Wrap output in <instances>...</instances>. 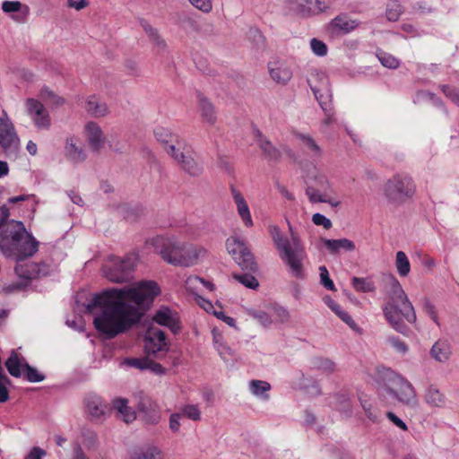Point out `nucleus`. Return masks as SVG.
Segmentation results:
<instances>
[{"label":"nucleus","mask_w":459,"mask_h":459,"mask_svg":"<svg viewBox=\"0 0 459 459\" xmlns=\"http://www.w3.org/2000/svg\"><path fill=\"white\" fill-rule=\"evenodd\" d=\"M139 459H166L162 451L156 446H147L135 451Z\"/></svg>","instance_id":"37998d69"},{"label":"nucleus","mask_w":459,"mask_h":459,"mask_svg":"<svg viewBox=\"0 0 459 459\" xmlns=\"http://www.w3.org/2000/svg\"><path fill=\"white\" fill-rule=\"evenodd\" d=\"M65 155L74 164L83 162L87 157L82 141L75 136H70L66 139Z\"/></svg>","instance_id":"6ab92c4d"},{"label":"nucleus","mask_w":459,"mask_h":459,"mask_svg":"<svg viewBox=\"0 0 459 459\" xmlns=\"http://www.w3.org/2000/svg\"><path fill=\"white\" fill-rule=\"evenodd\" d=\"M137 264L135 255H127L124 258H113L110 264L103 268L105 277L113 282L126 281Z\"/></svg>","instance_id":"9d476101"},{"label":"nucleus","mask_w":459,"mask_h":459,"mask_svg":"<svg viewBox=\"0 0 459 459\" xmlns=\"http://www.w3.org/2000/svg\"><path fill=\"white\" fill-rule=\"evenodd\" d=\"M377 58L381 65L386 68L395 69L400 65L397 58L383 51L377 53Z\"/></svg>","instance_id":"3c124183"},{"label":"nucleus","mask_w":459,"mask_h":459,"mask_svg":"<svg viewBox=\"0 0 459 459\" xmlns=\"http://www.w3.org/2000/svg\"><path fill=\"white\" fill-rule=\"evenodd\" d=\"M139 22L152 44L159 50H165L167 48V43L160 35L159 30L154 28L147 20L141 19Z\"/></svg>","instance_id":"c756f323"},{"label":"nucleus","mask_w":459,"mask_h":459,"mask_svg":"<svg viewBox=\"0 0 459 459\" xmlns=\"http://www.w3.org/2000/svg\"><path fill=\"white\" fill-rule=\"evenodd\" d=\"M179 413L192 420L197 421L201 420V411L198 405L186 404L180 408Z\"/></svg>","instance_id":"de8ad7c7"},{"label":"nucleus","mask_w":459,"mask_h":459,"mask_svg":"<svg viewBox=\"0 0 459 459\" xmlns=\"http://www.w3.org/2000/svg\"><path fill=\"white\" fill-rule=\"evenodd\" d=\"M425 401L433 407H443L446 403L445 395L435 386H429L427 389Z\"/></svg>","instance_id":"ea45409f"},{"label":"nucleus","mask_w":459,"mask_h":459,"mask_svg":"<svg viewBox=\"0 0 459 459\" xmlns=\"http://www.w3.org/2000/svg\"><path fill=\"white\" fill-rule=\"evenodd\" d=\"M250 393L255 397L267 400L269 398L268 392L271 389V385L263 380H251L248 384Z\"/></svg>","instance_id":"58836bf2"},{"label":"nucleus","mask_w":459,"mask_h":459,"mask_svg":"<svg viewBox=\"0 0 459 459\" xmlns=\"http://www.w3.org/2000/svg\"><path fill=\"white\" fill-rule=\"evenodd\" d=\"M125 363L139 369H147L151 367V360L146 358H130L126 359Z\"/></svg>","instance_id":"13d9d810"},{"label":"nucleus","mask_w":459,"mask_h":459,"mask_svg":"<svg viewBox=\"0 0 459 459\" xmlns=\"http://www.w3.org/2000/svg\"><path fill=\"white\" fill-rule=\"evenodd\" d=\"M185 287L189 293L198 299H201L206 292H212L214 288L211 281H205L196 275H190L187 277L185 281Z\"/></svg>","instance_id":"412c9836"},{"label":"nucleus","mask_w":459,"mask_h":459,"mask_svg":"<svg viewBox=\"0 0 459 459\" xmlns=\"http://www.w3.org/2000/svg\"><path fill=\"white\" fill-rule=\"evenodd\" d=\"M333 312L344 323H346L353 331L357 333H361V329L358 326V325L354 322L351 316L344 311L340 305H338Z\"/></svg>","instance_id":"49530a36"},{"label":"nucleus","mask_w":459,"mask_h":459,"mask_svg":"<svg viewBox=\"0 0 459 459\" xmlns=\"http://www.w3.org/2000/svg\"><path fill=\"white\" fill-rule=\"evenodd\" d=\"M313 365L315 368L327 373L333 372L335 368V364L328 359L316 358L313 360Z\"/></svg>","instance_id":"4d7b16f0"},{"label":"nucleus","mask_w":459,"mask_h":459,"mask_svg":"<svg viewBox=\"0 0 459 459\" xmlns=\"http://www.w3.org/2000/svg\"><path fill=\"white\" fill-rule=\"evenodd\" d=\"M160 292L155 281H142L131 287L96 294L86 308L91 313L100 309L93 325L100 335L112 339L136 324L142 316L140 308L149 306Z\"/></svg>","instance_id":"f257e3e1"},{"label":"nucleus","mask_w":459,"mask_h":459,"mask_svg":"<svg viewBox=\"0 0 459 459\" xmlns=\"http://www.w3.org/2000/svg\"><path fill=\"white\" fill-rule=\"evenodd\" d=\"M149 243L166 263L174 266H194L207 255L204 247L179 241L174 236H156Z\"/></svg>","instance_id":"f03ea898"},{"label":"nucleus","mask_w":459,"mask_h":459,"mask_svg":"<svg viewBox=\"0 0 459 459\" xmlns=\"http://www.w3.org/2000/svg\"><path fill=\"white\" fill-rule=\"evenodd\" d=\"M39 98L44 101H49L56 105H61L64 103V100L62 98L56 96L54 91L46 86L40 89Z\"/></svg>","instance_id":"09e8293b"},{"label":"nucleus","mask_w":459,"mask_h":459,"mask_svg":"<svg viewBox=\"0 0 459 459\" xmlns=\"http://www.w3.org/2000/svg\"><path fill=\"white\" fill-rule=\"evenodd\" d=\"M234 279L243 284L245 287L255 290L258 287V281L249 273L234 274Z\"/></svg>","instance_id":"603ef678"},{"label":"nucleus","mask_w":459,"mask_h":459,"mask_svg":"<svg viewBox=\"0 0 459 459\" xmlns=\"http://www.w3.org/2000/svg\"><path fill=\"white\" fill-rule=\"evenodd\" d=\"M287 223L291 241L283 235L277 225H270L268 231L273 245L279 251L280 258L288 266L290 273L296 278H303V262L307 254L299 233L293 230L289 221H287Z\"/></svg>","instance_id":"7ed1b4c3"},{"label":"nucleus","mask_w":459,"mask_h":459,"mask_svg":"<svg viewBox=\"0 0 459 459\" xmlns=\"http://www.w3.org/2000/svg\"><path fill=\"white\" fill-rule=\"evenodd\" d=\"M416 191L412 178L406 174H396L386 181L384 192L393 203H403L411 198Z\"/></svg>","instance_id":"6e6552de"},{"label":"nucleus","mask_w":459,"mask_h":459,"mask_svg":"<svg viewBox=\"0 0 459 459\" xmlns=\"http://www.w3.org/2000/svg\"><path fill=\"white\" fill-rule=\"evenodd\" d=\"M0 249L6 257L22 262L38 250V242L26 231L22 222L13 221L0 233Z\"/></svg>","instance_id":"39448f33"},{"label":"nucleus","mask_w":459,"mask_h":459,"mask_svg":"<svg viewBox=\"0 0 459 459\" xmlns=\"http://www.w3.org/2000/svg\"><path fill=\"white\" fill-rule=\"evenodd\" d=\"M24 362L26 360L21 358L15 351H12L10 357L5 361V367L13 377H20L24 371Z\"/></svg>","instance_id":"f704fd0d"},{"label":"nucleus","mask_w":459,"mask_h":459,"mask_svg":"<svg viewBox=\"0 0 459 459\" xmlns=\"http://www.w3.org/2000/svg\"><path fill=\"white\" fill-rule=\"evenodd\" d=\"M359 25V22L355 19H351L346 13H341L332 19L327 24V31L331 35H343L348 34L357 29Z\"/></svg>","instance_id":"a211bd4d"},{"label":"nucleus","mask_w":459,"mask_h":459,"mask_svg":"<svg viewBox=\"0 0 459 459\" xmlns=\"http://www.w3.org/2000/svg\"><path fill=\"white\" fill-rule=\"evenodd\" d=\"M258 145L268 159L277 160L281 157V152L270 141L261 135L258 140Z\"/></svg>","instance_id":"a19ab883"},{"label":"nucleus","mask_w":459,"mask_h":459,"mask_svg":"<svg viewBox=\"0 0 459 459\" xmlns=\"http://www.w3.org/2000/svg\"><path fill=\"white\" fill-rule=\"evenodd\" d=\"M270 311H271L272 318L273 319V323L284 324V323L288 322L290 319V313L283 307L272 306V307H270Z\"/></svg>","instance_id":"a18cd8bd"},{"label":"nucleus","mask_w":459,"mask_h":459,"mask_svg":"<svg viewBox=\"0 0 459 459\" xmlns=\"http://www.w3.org/2000/svg\"><path fill=\"white\" fill-rule=\"evenodd\" d=\"M312 221L316 226H323L325 230H328L332 227V221L330 219L326 218L324 214L315 213L312 216Z\"/></svg>","instance_id":"e2e57ef3"},{"label":"nucleus","mask_w":459,"mask_h":459,"mask_svg":"<svg viewBox=\"0 0 459 459\" xmlns=\"http://www.w3.org/2000/svg\"><path fill=\"white\" fill-rule=\"evenodd\" d=\"M387 282L388 301L383 308L385 317L395 331L405 333L407 326L403 324V318L410 324L415 323L417 317L414 307L394 276H389Z\"/></svg>","instance_id":"20e7f679"},{"label":"nucleus","mask_w":459,"mask_h":459,"mask_svg":"<svg viewBox=\"0 0 459 459\" xmlns=\"http://www.w3.org/2000/svg\"><path fill=\"white\" fill-rule=\"evenodd\" d=\"M25 377L29 382L36 383L44 380V376L38 372V370L30 367L27 362H24Z\"/></svg>","instance_id":"6e6d98bb"},{"label":"nucleus","mask_w":459,"mask_h":459,"mask_svg":"<svg viewBox=\"0 0 459 459\" xmlns=\"http://www.w3.org/2000/svg\"><path fill=\"white\" fill-rule=\"evenodd\" d=\"M359 401L367 418L373 423L377 422L380 418V412L375 407L372 400L365 394H360Z\"/></svg>","instance_id":"e433bc0d"},{"label":"nucleus","mask_w":459,"mask_h":459,"mask_svg":"<svg viewBox=\"0 0 459 459\" xmlns=\"http://www.w3.org/2000/svg\"><path fill=\"white\" fill-rule=\"evenodd\" d=\"M139 416L147 423L157 424L160 420L157 405L150 400H143L137 406Z\"/></svg>","instance_id":"bb28decb"},{"label":"nucleus","mask_w":459,"mask_h":459,"mask_svg":"<svg viewBox=\"0 0 459 459\" xmlns=\"http://www.w3.org/2000/svg\"><path fill=\"white\" fill-rule=\"evenodd\" d=\"M69 459H89L84 454L82 446L78 442L72 444V455Z\"/></svg>","instance_id":"774afa93"},{"label":"nucleus","mask_w":459,"mask_h":459,"mask_svg":"<svg viewBox=\"0 0 459 459\" xmlns=\"http://www.w3.org/2000/svg\"><path fill=\"white\" fill-rule=\"evenodd\" d=\"M26 114L38 130H48L51 118L44 104L37 99L29 98L24 103Z\"/></svg>","instance_id":"ddd939ff"},{"label":"nucleus","mask_w":459,"mask_h":459,"mask_svg":"<svg viewBox=\"0 0 459 459\" xmlns=\"http://www.w3.org/2000/svg\"><path fill=\"white\" fill-rule=\"evenodd\" d=\"M113 409H115L118 417H120L125 422L130 423L136 418L134 411L128 406V402L124 398H116L112 401Z\"/></svg>","instance_id":"2f4dec72"},{"label":"nucleus","mask_w":459,"mask_h":459,"mask_svg":"<svg viewBox=\"0 0 459 459\" xmlns=\"http://www.w3.org/2000/svg\"><path fill=\"white\" fill-rule=\"evenodd\" d=\"M422 309L436 325H439L436 307L429 299L422 300Z\"/></svg>","instance_id":"5fc2aeb1"},{"label":"nucleus","mask_w":459,"mask_h":459,"mask_svg":"<svg viewBox=\"0 0 459 459\" xmlns=\"http://www.w3.org/2000/svg\"><path fill=\"white\" fill-rule=\"evenodd\" d=\"M231 195L233 198V201L237 206V211L238 215L240 216L243 223L245 226L250 228L253 226V220L250 213L249 207L241 194L239 190H238L236 187H231Z\"/></svg>","instance_id":"393cba45"},{"label":"nucleus","mask_w":459,"mask_h":459,"mask_svg":"<svg viewBox=\"0 0 459 459\" xmlns=\"http://www.w3.org/2000/svg\"><path fill=\"white\" fill-rule=\"evenodd\" d=\"M177 154H172V157L177 160L181 168L191 176H199L203 172V165L195 156L190 147L185 143V146L181 148Z\"/></svg>","instance_id":"dca6fc26"},{"label":"nucleus","mask_w":459,"mask_h":459,"mask_svg":"<svg viewBox=\"0 0 459 459\" xmlns=\"http://www.w3.org/2000/svg\"><path fill=\"white\" fill-rule=\"evenodd\" d=\"M337 410L343 412L346 416H350L351 414V403L349 397L345 395H341L339 397V403L336 405Z\"/></svg>","instance_id":"680f3d73"},{"label":"nucleus","mask_w":459,"mask_h":459,"mask_svg":"<svg viewBox=\"0 0 459 459\" xmlns=\"http://www.w3.org/2000/svg\"><path fill=\"white\" fill-rule=\"evenodd\" d=\"M247 313L249 316L255 319L264 328H269L273 324L270 307L267 310L248 308L247 309Z\"/></svg>","instance_id":"4c0bfd02"},{"label":"nucleus","mask_w":459,"mask_h":459,"mask_svg":"<svg viewBox=\"0 0 459 459\" xmlns=\"http://www.w3.org/2000/svg\"><path fill=\"white\" fill-rule=\"evenodd\" d=\"M323 242L327 250L333 255L338 254L341 250L351 252L356 247L354 242L348 238L324 239Z\"/></svg>","instance_id":"473e14b6"},{"label":"nucleus","mask_w":459,"mask_h":459,"mask_svg":"<svg viewBox=\"0 0 459 459\" xmlns=\"http://www.w3.org/2000/svg\"><path fill=\"white\" fill-rule=\"evenodd\" d=\"M450 345L445 340H438L436 342L430 350L431 357L438 362L446 361L450 356Z\"/></svg>","instance_id":"c9c22d12"},{"label":"nucleus","mask_w":459,"mask_h":459,"mask_svg":"<svg viewBox=\"0 0 459 459\" xmlns=\"http://www.w3.org/2000/svg\"><path fill=\"white\" fill-rule=\"evenodd\" d=\"M306 195L310 203H325L338 207L341 201L335 197V191L327 177L317 169L307 174Z\"/></svg>","instance_id":"0eeeda50"},{"label":"nucleus","mask_w":459,"mask_h":459,"mask_svg":"<svg viewBox=\"0 0 459 459\" xmlns=\"http://www.w3.org/2000/svg\"><path fill=\"white\" fill-rule=\"evenodd\" d=\"M84 406L86 411L96 420L105 418L108 412V405L103 402L100 396L96 394H89L84 398Z\"/></svg>","instance_id":"aec40b11"},{"label":"nucleus","mask_w":459,"mask_h":459,"mask_svg":"<svg viewBox=\"0 0 459 459\" xmlns=\"http://www.w3.org/2000/svg\"><path fill=\"white\" fill-rule=\"evenodd\" d=\"M378 383L384 391L402 404L415 408L419 404L418 396L412 384L391 368L378 370Z\"/></svg>","instance_id":"423d86ee"},{"label":"nucleus","mask_w":459,"mask_h":459,"mask_svg":"<svg viewBox=\"0 0 459 459\" xmlns=\"http://www.w3.org/2000/svg\"><path fill=\"white\" fill-rule=\"evenodd\" d=\"M319 273L321 284L329 290H334L335 286L333 281L330 279L329 273L325 265L319 267Z\"/></svg>","instance_id":"bf43d9fd"},{"label":"nucleus","mask_w":459,"mask_h":459,"mask_svg":"<svg viewBox=\"0 0 459 459\" xmlns=\"http://www.w3.org/2000/svg\"><path fill=\"white\" fill-rule=\"evenodd\" d=\"M310 88L324 112L331 111L332 94L328 89L327 82L325 83L323 88H317L315 86H310Z\"/></svg>","instance_id":"72a5a7b5"},{"label":"nucleus","mask_w":459,"mask_h":459,"mask_svg":"<svg viewBox=\"0 0 459 459\" xmlns=\"http://www.w3.org/2000/svg\"><path fill=\"white\" fill-rule=\"evenodd\" d=\"M329 4L324 0H286L284 12L289 15L310 18L325 13Z\"/></svg>","instance_id":"1a4fd4ad"},{"label":"nucleus","mask_w":459,"mask_h":459,"mask_svg":"<svg viewBox=\"0 0 459 459\" xmlns=\"http://www.w3.org/2000/svg\"><path fill=\"white\" fill-rule=\"evenodd\" d=\"M144 347L148 354L159 357V353L168 350L165 333L159 328L151 327L148 329L144 339Z\"/></svg>","instance_id":"f3484780"},{"label":"nucleus","mask_w":459,"mask_h":459,"mask_svg":"<svg viewBox=\"0 0 459 459\" xmlns=\"http://www.w3.org/2000/svg\"><path fill=\"white\" fill-rule=\"evenodd\" d=\"M311 51L317 56H325L327 54L328 48L325 42L318 39H312L309 42Z\"/></svg>","instance_id":"864d4df0"},{"label":"nucleus","mask_w":459,"mask_h":459,"mask_svg":"<svg viewBox=\"0 0 459 459\" xmlns=\"http://www.w3.org/2000/svg\"><path fill=\"white\" fill-rule=\"evenodd\" d=\"M299 140L302 142L303 145L307 147L309 151H311L315 155L320 154V148L316 143V142L309 136L300 134L299 135Z\"/></svg>","instance_id":"052dcab7"},{"label":"nucleus","mask_w":459,"mask_h":459,"mask_svg":"<svg viewBox=\"0 0 459 459\" xmlns=\"http://www.w3.org/2000/svg\"><path fill=\"white\" fill-rule=\"evenodd\" d=\"M153 320L158 325L167 326L174 333H177L180 329L177 314L168 307H161L159 309L153 316Z\"/></svg>","instance_id":"a878e982"},{"label":"nucleus","mask_w":459,"mask_h":459,"mask_svg":"<svg viewBox=\"0 0 459 459\" xmlns=\"http://www.w3.org/2000/svg\"><path fill=\"white\" fill-rule=\"evenodd\" d=\"M270 78L279 85H287L293 77V70L290 63L287 60L275 58L268 65Z\"/></svg>","instance_id":"4468645a"},{"label":"nucleus","mask_w":459,"mask_h":459,"mask_svg":"<svg viewBox=\"0 0 459 459\" xmlns=\"http://www.w3.org/2000/svg\"><path fill=\"white\" fill-rule=\"evenodd\" d=\"M386 343L396 352L402 355H404L409 351L408 345L398 337L393 335L388 336L386 339Z\"/></svg>","instance_id":"8fccbe9b"},{"label":"nucleus","mask_w":459,"mask_h":459,"mask_svg":"<svg viewBox=\"0 0 459 459\" xmlns=\"http://www.w3.org/2000/svg\"><path fill=\"white\" fill-rule=\"evenodd\" d=\"M212 335L213 346H214L215 350L217 351V352L219 353L220 357L225 361H228L229 359H230L234 356L235 352L226 343L221 332L218 328L214 327L212 330Z\"/></svg>","instance_id":"cd10ccee"},{"label":"nucleus","mask_w":459,"mask_h":459,"mask_svg":"<svg viewBox=\"0 0 459 459\" xmlns=\"http://www.w3.org/2000/svg\"><path fill=\"white\" fill-rule=\"evenodd\" d=\"M198 112L204 124L213 126L217 122V114L213 104L203 95L198 96Z\"/></svg>","instance_id":"b1692460"},{"label":"nucleus","mask_w":459,"mask_h":459,"mask_svg":"<svg viewBox=\"0 0 459 459\" xmlns=\"http://www.w3.org/2000/svg\"><path fill=\"white\" fill-rule=\"evenodd\" d=\"M154 136L164 146L166 152L169 156L172 154L178 155L177 152H179L185 146V140L166 127H156L154 129Z\"/></svg>","instance_id":"2eb2a0df"},{"label":"nucleus","mask_w":459,"mask_h":459,"mask_svg":"<svg viewBox=\"0 0 459 459\" xmlns=\"http://www.w3.org/2000/svg\"><path fill=\"white\" fill-rule=\"evenodd\" d=\"M195 8L204 13H210L212 8V0H189Z\"/></svg>","instance_id":"69168bd1"},{"label":"nucleus","mask_w":459,"mask_h":459,"mask_svg":"<svg viewBox=\"0 0 459 459\" xmlns=\"http://www.w3.org/2000/svg\"><path fill=\"white\" fill-rule=\"evenodd\" d=\"M85 110L94 117H104L108 115L109 108L107 103L100 100L96 96H89L85 101Z\"/></svg>","instance_id":"c85d7f7f"},{"label":"nucleus","mask_w":459,"mask_h":459,"mask_svg":"<svg viewBox=\"0 0 459 459\" xmlns=\"http://www.w3.org/2000/svg\"><path fill=\"white\" fill-rule=\"evenodd\" d=\"M226 247L229 254L243 270L250 272L257 270L255 257L244 241L236 237H230L226 241Z\"/></svg>","instance_id":"9b49d317"},{"label":"nucleus","mask_w":459,"mask_h":459,"mask_svg":"<svg viewBox=\"0 0 459 459\" xmlns=\"http://www.w3.org/2000/svg\"><path fill=\"white\" fill-rule=\"evenodd\" d=\"M22 8V4L20 1H4L2 3V10L4 13H16L20 12Z\"/></svg>","instance_id":"0e129e2a"},{"label":"nucleus","mask_w":459,"mask_h":459,"mask_svg":"<svg viewBox=\"0 0 459 459\" xmlns=\"http://www.w3.org/2000/svg\"><path fill=\"white\" fill-rule=\"evenodd\" d=\"M351 283L359 292H373L376 289L374 282L367 278L353 277Z\"/></svg>","instance_id":"c03bdc74"},{"label":"nucleus","mask_w":459,"mask_h":459,"mask_svg":"<svg viewBox=\"0 0 459 459\" xmlns=\"http://www.w3.org/2000/svg\"><path fill=\"white\" fill-rule=\"evenodd\" d=\"M442 91L456 106L459 107V91L447 85L442 86Z\"/></svg>","instance_id":"338daca9"},{"label":"nucleus","mask_w":459,"mask_h":459,"mask_svg":"<svg viewBox=\"0 0 459 459\" xmlns=\"http://www.w3.org/2000/svg\"><path fill=\"white\" fill-rule=\"evenodd\" d=\"M139 22L152 44L159 50H165L167 48V43L160 35L159 30L154 28L147 20L141 19Z\"/></svg>","instance_id":"7c9ffc66"},{"label":"nucleus","mask_w":459,"mask_h":459,"mask_svg":"<svg viewBox=\"0 0 459 459\" xmlns=\"http://www.w3.org/2000/svg\"><path fill=\"white\" fill-rule=\"evenodd\" d=\"M84 133L90 146L94 151H99L104 146L106 137L101 127L96 122H88L84 126Z\"/></svg>","instance_id":"4be33fe9"},{"label":"nucleus","mask_w":459,"mask_h":459,"mask_svg":"<svg viewBox=\"0 0 459 459\" xmlns=\"http://www.w3.org/2000/svg\"><path fill=\"white\" fill-rule=\"evenodd\" d=\"M395 267L401 277H406L410 273V261L403 251H398L395 256Z\"/></svg>","instance_id":"79ce46f5"},{"label":"nucleus","mask_w":459,"mask_h":459,"mask_svg":"<svg viewBox=\"0 0 459 459\" xmlns=\"http://www.w3.org/2000/svg\"><path fill=\"white\" fill-rule=\"evenodd\" d=\"M20 146V138L6 113L0 117V147L7 155L15 154Z\"/></svg>","instance_id":"f8f14e48"},{"label":"nucleus","mask_w":459,"mask_h":459,"mask_svg":"<svg viewBox=\"0 0 459 459\" xmlns=\"http://www.w3.org/2000/svg\"><path fill=\"white\" fill-rule=\"evenodd\" d=\"M15 273L19 278L29 281L41 275H46L48 272L45 265L41 267L39 264L30 262H18V264L15 266Z\"/></svg>","instance_id":"5701e85b"}]
</instances>
